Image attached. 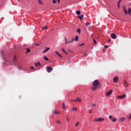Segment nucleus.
Segmentation results:
<instances>
[{"label":"nucleus","instance_id":"1","mask_svg":"<svg viewBox=\"0 0 131 131\" xmlns=\"http://www.w3.org/2000/svg\"><path fill=\"white\" fill-rule=\"evenodd\" d=\"M93 86L91 87L92 91H96L98 88H99L101 83L99 82V80H95L92 83Z\"/></svg>","mask_w":131,"mask_h":131},{"label":"nucleus","instance_id":"2","mask_svg":"<svg viewBox=\"0 0 131 131\" xmlns=\"http://www.w3.org/2000/svg\"><path fill=\"white\" fill-rule=\"evenodd\" d=\"M126 97V95L124 94L123 95H119L118 96V99H124Z\"/></svg>","mask_w":131,"mask_h":131},{"label":"nucleus","instance_id":"3","mask_svg":"<svg viewBox=\"0 0 131 131\" xmlns=\"http://www.w3.org/2000/svg\"><path fill=\"white\" fill-rule=\"evenodd\" d=\"M103 120H104V118H99L97 119H94V121H96L97 122H99L100 121H103Z\"/></svg>","mask_w":131,"mask_h":131},{"label":"nucleus","instance_id":"4","mask_svg":"<svg viewBox=\"0 0 131 131\" xmlns=\"http://www.w3.org/2000/svg\"><path fill=\"white\" fill-rule=\"evenodd\" d=\"M72 41H78V36L77 35L75 38H73Z\"/></svg>","mask_w":131,"mask_h":131},{"label":"nucleus","instance_id":"5","mask_svg":"<svg viewBox=\"0 0 131 131\" xmlns=\"http://www.w3.org/2000/svg\"><path fill=\"white\" fill-rule=\"evenodd\" d=\"M111 37H112V38H113V39H116L117 36H116V34H115V33H113L112 35H111Z\"/></svg>","mask_w":131,"mask_h":131},{"label":"nucleus","instance_id":"6","mask_svg":"<svg viewBox=\"0 0 131 131\" xmlns=\"http://www.w3.org/2000/svg\"><path fill=\"white\" fill-rule=\"evenodd\" d=\"M112 92H113V90H111L110 91L107 92L106 93V96H110V95H111V94H112Z\"/></svg>","mask_w":131,"mask_h":131},{"label":"nucleus","instance_id":"7","mask_svg":"<svg viewBox=\"0 0 131 131\" xmlns=\"http://www.w3.org/2000/svg\"><path fill=\"white\" fill-rule=\"evenodd\" d=\"M47 69H48V72H51V71H53V68L50 67H47Z\"/></svg>","mask_w":131,"mask_h":131},{"label":"nucleus","instance_id":"8","mask_svg":"<svg viewBox=\"0 0 131 131\" xmlns=\"http://www.w3.org/2000/svg\"><path fill=\"white\" fill-rule=\"evenodd\" d=\"M125 120V118L124 117H121L119 119V122H123Z\"/></svg>","mask_w":131,"mask_h":131},{"label":"nucleus","instance_id":"9","mask_svg":"<svg viewBox=\"0 0 131 131\" xmlns=\"http://www.w3.org/2000/svg\"><path fill=\"white\" fill-rule=\"evenodd\" d=\"M127 82H126V80H124V83H123V86L125 88H127Z\"/></svg>","mask_w":131,"mask_h":131},{"label":"nucleus","instance_id":"10","mask_svg":"<svg viewBox=\"0 0 131 131\" xmlns=\"http://www.w3.org/2000/svg\"><path fill=\"white\" fill-rule=\"evenodd\" d=\"M113 81L114 82H117L118 81V77H114L113 79Z\"/></svg>","mask_w":131,"mask_h":131},{"label":"nucleus","instance_id":"11","mask_svg":"<svg viewBox=\"0 0 131 131\" xmlns=\"http://www.w3.org/2000/svg\"><path fill=\"white\" fill-rule=\"evenodd\" d=\"M48 51H50V48H46V50H45L42 53L45 54V53H47V52H48Z\"/></svg>","mask_w":131,"mask_h":131},{"label":"nucleus","instance_id":"12","mask_svg":"<svg viewBox=\"0 0 131 131\" xmlns=\"http://www.w3.org/2000/svg\"><path fill=\"white\" fill-rule=\"evenodd\" d=\"M80 101H81V100L79 98H77L75 100H74V102H80Z\"/></svg>","mask_w":131,"mask_h":131},{"label":"nucleus","instance_id":"13","mask_svg":"<svg viewBox=\"0 0 131 131\" xmlns=\"http://www.w3.org/2000/svg\"><path fill=\"white\" fill-rule=\"evenodd\" d=\"M123 11L125 14V15H127V10H126V9H125V7H124Z\"/></svg>","mask_w":131,"mask_h":131},{"label":"nucleus","instance_id":"14","mask_svg":"<svg viewBox=\"0 0 131 131\" xmlns=\"http://www.w3.org/2000/svg\"><path fill=\"white\" fill-rule=\"evenodd\" d=\"M78 18L80 19V20H82V19L83 18V15H82V14H81V15L78 16Z\"/></svg>","mask_w":131,"mask_h":131},{"label":"nucleus","instance_id":"15","mask_svg":"<svg viewBox=\"0 0 131 131\" xmlns=\"http://www.w3.org/2000/svg\"><path fill=\"white\" fill-rule=\"evenodd\" d=\"M53 113H54V114H60V112H58V111H54V112H53Z\"/></svg>","mask_w":131,"mask_h":131},{"label":"nucleus","instance_id":"16","mask_svg":"<svg viewBox=\"0 0 131 131\" xmlns=\"http://www.w3.org/2000/svg\"><path fill=\"white\" fill-rule=\"evenodd\" d=\"M55 54H56V55H57L58 56H59V57H60V58H62V55H61L60 54H59L57 51H55Z\"/></svg>","mask_w":131,"mask_h":131},{"label":"nucleus","instance_id":"17","mask_svg":"<svg viewBox=\"0 0 131 131\" xmlns=\"http://www.w3.org/2000/svg\"><path fill=\"white\" fill-rule=\"evenodd\" d=\"M3 60H4V61H6V62H8V60L7 59V57L3 56Z\"/></svg>","mask_w":131,"mask_h":131},{"label":"nucleus","instance_id":"18","mask_svg":"<svg viewBox=\"0 0 131 131\" xmlns=\"http://www.w3.org/2000/svg\"><path fill=\"white\" fill-rule=\"evenodd\" d=\"M28 53H30V49L29 48H27L26 51V54H28Z\"/></svg>","mask_w":131,"mask_h":131},{"label":"nucleus","instance_id":"19","mask_svg":"<svg viewBox=\"0 0 131 131\" xmlns=\"http://www.w3.org/2000/svg\"><path fill=\"white\" fill-rule=\"evenodd\" d=\"M72 112H73V111H77V108H76V107H74L71 110Z\"/></svg>","mask_w":131,"mask_h":131},{"label":"nucleus","instance_id":"20","mask_svg":"<svg viewBox=\"0 0 131 131\" xmlns=\"http://www.w3.org/2000/svg\"><path fill=\"white\" fill-rule=\"evenodd\" d=\"M130 12H131V9L130 8H128V13L129 14V15H131L130 14Z\"/></svg>","mask_w":131,"mask_h":131},{"label":"nucleus","instance_id":"21","mask_svg":"<svg viewBox=\"0 0 131 131\" xmlns=\"http://www.w3.org/2000/svg\"><path fill=\"white\" fill-rule=\"evenodd\" d=\"M61 51H62V52H63V53H64V54H67V52H66V51H65V49L62 48Z\"/></svg>","mask_w":131,"mask_h":131},{"label":"nucleus","instance_id":"22","mask_svg":"<svg viewBox=\"0 0 131 131\" xmlns=\"http://www.w3.org/2000/svg\"><path fill=\"white\" fill-rule=\"evenodd\" d=\"M121 2V0H120L118 3V8L119 9V6L120 5V3Z\"/></svg>","mask_w":131,"mask_h":131},{"label":"nucleus","instance_id":"23","mask_svg":"<svg viewBox=\"0 0 131 131\" xmlns=\"http://www.w3.org/2000/svg\"><path fill=\"white\" fill-rule=\"evenodd\" d=\"M77 32H78L79 34H80V33H81L80 29H78L77 30Z\"/></svg>","mask_w":131,"mask_h":131},{"label":"nucleus","instance_id":"24","mask_svg":"<svg viewBox=\"0 0 131 131\" xmlns=\"http://www.w3.org/2000/svg\"><path fill=\"white\" fill-rule=\"evenodd\" d=\"M38 3H39V5H43V3H42V2H41V1H40V0H38Z\"/></svg>","mask_w":131,"mask_h":131},{"label":"nucleus","instance_id":"25","mask_svg":"<svg viewBox=\"0 0 131 131\" xmlns=\"http://www.w3.org/2000/svg\"><path fill=\"white\" fill-rule=\"evenodd\" d=\"M65 40H66V45H67V43H70V42L67 41V38H65Z\"/></svg>","mask_w":131,"mask_h":131},{"label":"nucleus","instance_id":"26","mask_svg":"<svg viewBox=\"0 0 131 131\" xmlns=\"http://www.w3.org/2000/svg\"><path fill=\"white\" fill-rule=\"evenodd\" d=\"M43 58L45 60H46V61H49V58H48V57H47V56H44Z\"/></svg>","mask_w":131,"mask_h":131},{"label":"nucleus","instance_id":"27","mask_svg":"<svg viewBox=\"0 0 131 131\" xmlns=\"http://www.w3.org/2000/svg\"><path fill=\"white\" fill-rule=\"evenodd\" d=\"M77 15H80V11L78 10L76 11Z\"/></svg>","mask_w":131,"mask_h":131},{"label":"nucleus","instance_id":"28","mask_svg":"<svg viewBox=\"0 0 131 131\" xmlns=\"http://www.w3.org/2000/svg\"><path fill=\"white\" fill-rule=\"evenodd\" d=\"M47 27L46 26H44L42 27V30H46V29H47Z\"/></svg>","mask_w":131,"mask_h":131},{"label":"nucleus","instance_id":"29","mask_svg":"<svg viewBox=\"0 0 131 131\" xmlns=\"http://www.w3.org/2000/svg\"><path fill=\"white\" fill-rule=\"evenodd\" d=\"M113 122H115L117 120V119H115L114 118H112Z\"/></svg>","mask_w":131,"mask_h":131},{"label":"nucleus","instance_id":"30","mask_svg":"<svg viewBox=\"0 0 131 131\" xmlns=\"http://www.w3.org/2000/svg\"><path fill=\"white\" fill-rule=\"evenodd\" d=\"M66 107H65V103H63V106H62V108L63 109H65Z\"/></svg>","mask_w":131,"mask_h":131},{"label":"nucleus","instance_id":"31","mask_svg":"<svg viewBox=\"0 0 131 131\" xmlns=\"http://www.w3.org/2000/svg\"><path fill=\"white\" fill-rule=\"evenodd\" d=\"M93 41H94V43H95V45H97V41L96 40V39H93Z\"/></svg>","mask_w":131,"mask_h":131},{"label":"nucleus","instance_id":"32","mask_svg":"<svg viewBox=\"0 0 131 131\" xmlns=\"http://www.w3.org/2000/svg\"><path fill=\"white\" fill-rule=\"evenodd\" d=\"M79 124V122H78L77 123H76L75 126H78Z\"/></svg>","mask_w":131,"mask_h":131},{"label":"nucleus","instance_id":"33","mask_svg":"<svg viewBox=\"0 0 131 131\" xmlns=\"http://www.w3.org/2000/svg\"><path fill=\"white\" fill-rule=\"evenodd\" d=\"M92 107H96V104H95V103L92 104Z\"/></svg>","mask_w":131,"mask_h":131},{"label":"nucleus","instance_id":"34","mask_svg":"<svg viewBox=\"0 0 131 131\" xmlns=\"http://www.w3.org/2000/svg\"><path fill=\"white\" fill-rule=\"evenodd\" d=\"M90 24H90L89 23H86L85 24V26H89V25H90Z\"/></svg>","mask_w":131,"mask_h":131},{"label":"nucleus","instance_id":"35","mask_svg":"<svg viewBox=\"0 0 131 131\" xmlns=\"http://www.w3.org/2000/svg\"><path fill=\"white\" fill-rule=\"evenodd\" d=\"M56 122L57 124H60V121H56Z\"/></svg>","mask_w":131,"mask_h":131},{"label":"nucleus","instance_id":"36","mask_svg":"<svg viewBox=\"0 0 131 131\" xmlns=\"http://www.w3.org/2000/svg\"><path fill=\"white\" fill-rule=\"evenodd\" d=\"M80 47H82V46H84V43H82L81 44H80Z\"/></svg>","mask_w":131,"mask_h":131},{"label":"nucleus","instance_id":"37","mask_svg":"<svg viewBox=\"0 0 131 131\" xmlns=\"http://www.w3.org/2000/svg\"><path fill=\"white\" fill-rule=\"evenodd\" d=\"M108 118H109L110 119H112V118H112V116H110L108 117Z\"/></svg>","mask_w":131,"mask_h":131},{"label":"nucleus","instance_id":"38","mask_svg":"<svg viewBox=\"0 0 131 131\" xmlns=\"http://www.w3.org/2000/svg\"><path fill=\"white\" fill-rule=\"evenodd\" d=\"M104 48H105V49H108V45H105Z\"/></svg>","mask_w":131,"mask_h":131},{"label":"nucleus","instance_id":"39","mask_svg":"<svg viewBox=\"0 0 131 131\" xmlns=\"http://www.w3.org/2000/svg\"><path fill=\"white\" fill-rule=\"evenodd\" d=\"M52 2L53 3V4H56V1L53 0Z\"/></svg>","mask_w":131,"mask_h":131},{"label":"nucleus","instance_id":"40","mask_svg":"<svg viewBox=\"0 0 131 131\" xmlns=\"http://www.w3.org/2000/svg\"><path fill=\"white\" fill-rule=\"evenodd\" d=\"M35 66H36V67H38V64L37 63H35Z\"/></svg>","mask_w":131,"mask_h":131},{"label":"nucleus","instance_id":"41","mask_svg":"<svg viewBox=\"0 0 131 131\" xmlns=\"http://www.w3.org/2000/svg\"><path fill=\"white\" fill-rule=\"evenodd\" d=\"M35 46H39V43H35Z\"/></svg>","mask_w":131,"mask_h":131},{"label":"nucleus","instance_id":"42","mask_svg":"<svg viewBox=\"0 0 131 131\" xmlns=\"http://www.w3.org/2000/svg\"><path fill=\"white\" fill-rule=\"evenodd\" d=\"M129 119H131V114L129 116Z\"/></svg>","mask_w":131,"mask_h":131},{"label":"nucleus","instance_id":"43","mask_svg":"<svg viewBox=\"0 0 131 131\" xmlns=\"http://www.w3.org/2000/svg\"><path fill=\"white\" fill-rule=\"evenodd\" d=\"M107 41L108 42H110V41H111V39H110Z\"/></svg>","mask_w":131,"mask_h":131},{"label":"nucleus","instance_id":"44","mask_svg":"<svg viewBox=\"0 0 131 131\" xmlns=\"http://www.w3.org/2000/svg\"><path fill=\"white\" fill-rule=\"evenodd\" d=\"M67 121H69V118H67Z\"/></svg>","mask_w":131,"mask_h":131},{"label":"nucleus","instance_id":"45","mask_svg":"<svg viewBox=\"0 0 131 131\" xmlns=\"http://www.w3.org/2000/svg\"><path fill=\"white\" fill-rule=\"evenodd\" d=\"M86 56H88V55H86V54H84V57H86Z\"/></svg>","mask_w":131,"mask_h":131},{"label":"nucleus","instance_id":"46","mask_svg":"<svg viewBox=\"0 0 131 131\" xmlns=\"http://www.w3.org/2000/svg\"><path fill=\"white\" fill-rule=\"evenodd\" d=\"M14 61H16V57H14Z\"/></svg>","mask_w":131,"mask_h":131},{"label":"nucleus","instance_id":"47","mask_svg":"<svg viewBox=\"0 0 131 131\" xmlns=\"http://www.w3.org/2000/svg\"><path fill=\"white\" fill-rule=\"evenodd\" d=\"M31 69H34V68L33 67H31Z\"/></svg>","mask_w":131,"mask_h":131},{"label":"nucleus","instance_id":"48","mask_svg":"<svg viewBox=\"0 0 131 131\" xmlns=\"http://www.w3.org/2000/svg\"><path fill=\"white\" fill-rule=\"evenodd\" d=\"M72 41H72V40H71V41H69V42H72Z\"/></svg>","mask_w":131,"mask_h":131},{"label":"nucleus","instance_id":"49","mask_svg":"<svg viewBox=\"0 0 131 131\" xmlns=\"http://www.w3.org/2000/svg\"><path fill=\"white\" fill-rule=\"evenodd\" d=\"M71 102H74V101H75V100H71Z\"/></svg>","mask_w":131,"mask_h":131},{"label":"nucleus","instance_id":"50","mask_svg":"<svg viewBox=\"0 0 131 131\" xmlns=\"http://www.w3.org/2000/svg\"><path fill=\"white\" fill-rule=\"evenodd\" d=\"M38 64L39 66H40V63H39V62H38Z\"/></svg>","mask_w":131,"mask_h":131},{"label":"nucleus","instance_id":"51","mask_svg":"<svg viewBox=\"0 0 131 131\" xmlns=\"http://www.w3.org/2000/svg\"><path fill=\"white\" fill-rule=\"evenodd\" d=\"M38 64L39 66H40V63H39V62H38Z\"/></svg>","mask_w":131,"mask_h":131},{"label":"nucleus","instance_id":"52","mask_svg":"<svg viewBox=\"0 0 131 131\" xmlns=\"http://www.w3.org/2000/svg\"><path fill=\"white\" fill-rule=\"evenodd\" d=\"M58 4H60V0H58Z\"/></svg>","mask_w":131,"mask_h":131},{"label":"nucleus","instance_id":"53","mask_svg":"<svg viewBox=\"0 0 131 131\" xmlns=\"http://www.w3.org/2000/svg\"><path fill=\"white\" fill-rule=\"evenodd\" d=\"M1 53L3 54V55L4 54V51H1Z\"/></svg>","mask_w":131,"mask_h":131},{"label":"nucleus","instance_id":"54","mask_svg":"<svg viewBox=\"0 0 131 131\" xmlns=\"http://www.w3.org/2000/svg\"><path fill=\"white\" fill-rule=\"evenodd\" d=\"M92 112H93V111L91 110L90 112V113H92Z\"/></svg>","mask_w":131,"mask_h":131},{"label":"nucleus","instance_id":"55","mask_svg":"<svg viewBox=\"0 0 131 131\" xmlns=\"http://www.w3.org/2000/svg\"><path fill=\"white\" fill-rule=\"evenodd\" d=\"M11 64V62H10L8 64L10 65Z\"/></svg>","mask_w":131,"mask_h":131}]
</instances>
